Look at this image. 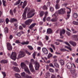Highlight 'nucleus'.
<instances>
[{"label":"nucleus","mask_w":78,"mask_h":78,"mask_svg":"<svg viewBox=\"0 0 78 78\" xmlns=\"http://www.w3.org/2000/svg\"><path fill=\"white\" fill-rule=\"evenodd\" d=\"M66 9L65 8H61L58 11L56 12L54 14L52 15V16H58V14L60 15H63L66 13Z\"/></svg>","instance_id":"f257e3e1"},{"label":"nucleus","mask_w":78,"mask_h":78,"mask_svg":"<svg viewBox=\"0 0 78 78\" xmlns=\"http://www.w3.org/2000/svg\"><path fill=\"white\" fill-rule=\"evenodd\" d=\"M20 66L22 69H24L25 71L26 72L28 73L29 75L31 74L30 73V70L28 69V68L26 64L23 62H22L20 64Z\"/></svg>","instance_id":"f03ea898"},{"label":"nucleus","mask_w":78,"mask_h":78,"mask_svg":"<svg viewBox=\"0 0 78 78\" xmlns=\"http://www.w3.org/2000/svg\"><path fill=\"white\" fill-rule=\"evenodd\" d=\"M31 63H33V64H35L36 66L35 67L36 70H39V63L37 62V61L35 62L33 59H31Z\"/></svg>","instance_id":"7ed1b4c3"},{"label":"nucleus","mask_w":78,"mask_h":78,"mask_svg":"<svg viewBox=\"0 0 78 78\" xmlns=\"http://www.w3.org/2000/svg\"><path fill=\"white\" fill-rule=\"evenodd\" d=\"M35 12V10H31L27 14V18H31L34 16V14H35V13L34 12Z\"/></svg>","instance_id":"20e7f679"},{"label":"nucleus","mask_w":78,"mask_h":78,"mask_svg":"<svg viewBox=\"0 0 78 78\" xmlns=\"http://www.w3.org/2000/svg\"><path fill=\"white\" fill-rule=\"evenodd\" d=\"M25 56V52L23 51H20L19 52L17 58V59H19L20 58H23Z\"/></svg>","instance_id":"39448f33"},{"label":"nucleus","mask_w":78,"mask_h":78,"mask_svg":"<svg viewBox=\"0 0 78 78\" xmlns=\"http://www.w3.org/2000/svg\"><path fill=\"white\" fill-rule=\"evenodd\" d=\"M10 57L11 59L15 61L16 59V53L15 52H12Z\"/></svg>","instance_id":"423d86ee"},{"label":"nucleus","mask_w":78,"mask_h":78,"mask_svg":"<svg viewBox=\"0 0 78 78\" xmlns=\"http://www.w3.org/2000/svg\"><path fill=\"white\" fill-rule=\"evenodd\" d=\"M27 11V8H26L23 15V19L24 20H26L27 19V17H26Z\"/></svg>","instance_id":"0eeeda50"},{"label":"nucleus","mask_w":78,"mask_h":78,"mask_svg":"<svg viewBox=\"0 0 78 78\" xmlns=\"http://www.w3.org/2000/svg\"><path fill=\"white\" fill-rule=\"evenodd\" d=\"M67 68L69 70H70L72 69V64L70 62H69L66 65Z\"/></svg>","instance_id":"6e6552de"},{"label":"nucleus","mask_w":78,"mask_h":78,"mask_svg":"<svg viewBox=\"0 0 78 78\" xmlns=\"http://www.w3.org/2000/svg\"><path fill=\"white\" fill-rule=\"evenodd\" d=\"M7 49L9 51L12 50V45H11V44L9 43L7 44Z\"/></svg>","instance_id":"1a4fd4ad"},{"label":"nucleus","mask_w":78,"mask_h":78,"mask_svg":"<svg viewBox=\"0 0 78 78\" xmlns=\"http://www.w3.org/2000/svg\"><path fill=\"white\" fill-rule=\"evenodd\" d=\"M42 51L44 54L45 55H47L48 54V50L45 48H42Z\"/></svg>","instance_id":"9d476101"},{"label":"nucleus","mask_w":78,"mask_h":78,"mask_svg":"<svg viewBox=\"0 0 78 78\" xmlns=\"http://www.w3.org/2000/svg\"><path fill=\"white\" fill-rule=\"evenodd\" d=\"M69 70L70 71L71 74H72L73 76H76V74H75V72H76V70L73 68H72L71 69H70Z\"/></svg>","instance_id":"9b49d317"},{"label":"nucleus","mask_w":78,"mask_h":78,"mask_svg":"<svg viewBox=\"0 0 78 78\" xmlns=\"http://www.w3.org/2000/svg\"><path fill=\"white\" fill-rule=\"evenodd\" d=\"M13 70L15 72H20V69L19 68L16 67H12Z\"/></svg>","instance_id":"f8f14e48"},{"label":"nucleus","mask_w":78,"mask_h":78,"mask_svg":"<svg viewBox=\"0 0 78 78\" xmlns=\"http://www.w3.org/2000/svg\"><path fill=\"white\" fill-rule=\"evenodd\" d=\"M32 21H33L32 20L29 19L26 21L25 22V23L27 25H30V23L32 22Z\"/></svg>","instance_id":"ddd939ff"},{"label":"nucleus","mask_w":78,"mask_h":78,"mask_svg":"<svg viewBox=\"0 0 78 78\" xmlns=\"http://www.w3.org/2000/svg\"><path fill=\"white\" fill-rule=\"evenodd\" d=\"M58 18H57V17H56L55 18L52 19L51 20V22H57V21H58Z\"/></svg>","instance_id":"4468645a"},{"label":"nucleus","mask_w":78,"mask_h":78,"mask_svg":"<svg viewBox=\"0 0 78 78\" xmlns=\"http://www.w3.org/2000/svg\"><path fill=\"white\" fill-rule=\"evenodd\" d=\"M27 2L26 1H25L23 2V5L22 6V8L23 9H24L25 8V7L27 6Z\"/></svg>","instance_id":"2eb2a0df"},{"label":"nucleus","mask_w":78,"mask_h":78,"mask_svg":"<svg viewBox=\"0 0 78 78\" xmlns=\"http://www.w3.org/2000/svg\"><path fill=\"white\" fill-rule=\"evenodd\" d=\"M10 22H12V23H13V22H17V20L15 18H11L10 19Z\"/></svg>","instance_id":"dca6fc26"},{"label":"nucleus","mask_w":78,"mask_h":78,"mask_svg":"<svg viewBox=\"0 0 78 78\" xmlns=\"http://www.w3.org/2000/svg\"><path fill=\"white\" fill-rule=\"evenodd\" d=\"M69 43H70V44L71 45H72L73 47H75L76 45V42L74 41H70L69 42Z\"/></svg>","instance_id":"f3484780"},{"label":"nucleus","mask_w":78,"mask_h":78,"mask_svg":"<svg viewBox=\"0 0 78 78\" xmlns=\"http://www.w3.org/2000/svg\"><path fill=\"white\" fill-rule=\"evenodd\" d=\"M21 44L22 45H28L29 44V41H23Z\"/></svg>","instance_id":"a211bd4d"},{"label":"nucleus","mask_w":78,"mask_h":78,"mask_svg":"<svg viewBox=\"0 0 78 78\" xmlns=\"http://www.w3.org/2000/svg\"><path fill=\"white\" fill-rule=\"evenodd\" d=\"M52 31L51 29L50 28H48L47 30V33L48 34H51V33H52Z\"/></svg>","instance_id":"6ab92c4d"},{"label":"nucleus","mask_w":78,"mask_h":78,"mask_svg":"<svg viewBox=\"0 0 78 78\" xmlns=\"http://www.w3.org/2000/svg\"><path fill=\"white\" fill-rule=\"evenodd\" d=\"M65 33H66V30L64 29L60 31V36H62V34H65Z\"/></svg>","instance_id":"aec40b11"},{"label":"nucleus","mask_w":78,"mask_h":78,"mask_svg":"<svg viewBox=\"0 0 78 78\" xmlns=\"http://www.w3.org/2000/svg\"><path fill=\"white\" fill-rule=\"evenodd\" d=\"M8 28L7 27H5V28L4 29V31L5 34H7V33H8L9 31Z\"/></svg>","instance_id":"412c9836"},{"label":"nucleus","mask_w":78,"mask_h":78,"mask_svg":"<svg viewBox=\"0 0 78 78\" xmlns=\"http://www.w3.org/2000/svg\"><path fill=\"white\" fill-rule=\"evenodd\" d=\"M36 25V23H34L32 24L29 27L30 29H32Z\"/></svg>","instance_id":"4be33fe9"},{"label":"nucleus","mask_w":78,"mask_h":78,"mask_svg":"<svg viewBox=\"0 0 78 78\" xmlns=\"http://www.w3.org/2000/svg\"><path fill=\"white\" fill-rule=\"evenodd\" d=\"M72 37L73 39H77V40H78V36L77 35H74L72 36Z\"/></svg>","instance_id":"5701e85b"},{"label":"nucleus","mask_w":78,"mask_h":78,"mask_svg":"<svg viewBox=\"0 0 78 78\" xmlns=\"http://www.w3.org/2000/svg\"><path fill=\"white\" fill-rule=\"evenodd\" d=\"M15 76L16 78H22L21 76L18 73H16L15 74Z\"/></svg>","instance_id":"b1692460"},{"label":"nucleus","mask_w":78,"mask_h":78,"mask_svg":"<svg viewBox=\"0 0 78 78\" xmlns=\"http://www.w3.org/2000/svg\"><path fill=\"white\" fill-rule=\"evenodd\" d=\"M44 15V12L43 11H41L40 13V16L41 17Z\"/></svg>","instance_id":"393cba45"},{"label":"nucleus","mask_w":78,"mask_h":78,"mask_svg":"<svg viewBox=\"0 0 78 78\" xmlns=\"http://www.w3.org/2000/svg\"><path fill=\"white\" fill-rule=\"evenodd\" d=\"M21 1V0H18L16 3L14 4V5H15V6L16 5H19Z\"/></svg>","instance_id":"a878e982"},{"label":"nucleus","mask_w":78,"mask_h":78,"mask_svg":"<svg viewBox=\"0 0 78 78\" xmlns=\"http://www.w3.org/2000/svg\"><path fill=\"white\" fill-rule=\"evenodd\" d=\"M0 62L1 63L5 64V63H7L8 61L6 60H2Z\"/></svg>","instance_id":"bb28decb"},{"label":"nucleus","mask_w":78,"mask_h":78,"mask_svg":"<svg viewBox=\"0 0 78 78\" xmlns=\"http://www.w3.org/2000/svg\"><path fill=\"white\" fill-rule=\"evenodd\" d=\"M73 16L74 18H75L76 19L77 17H78V14H76V13H74L73 14Z\"/></svg>","instance_id":"cd10ccee"},{"label":"nucleus","mask_w":78,"mask_h":78,"mask_svg":"<svg viewBox=\"0 0 78 78\" xmlns=\"http://www.w3.org/2000/svg\"><path fill=\"white\" fill-rule=\"evenodd\" d=\"M53 56V55L51 53H49L48 55V59H50V58H51Z\"/></svg>","instance_id":"c85d7f7f"},{"label":"nucleus","mask_w":78,"mask_h":78,"mask_svg":"<svg viewBox=\"0 0 78 78\" xmlns=\"http://www.w3.org/2000/svg\"><path fill=\"white\" fill-rule=\"evenodd\" d=\"M60 8V5L59 4H56L55 8L56 9H58Z\"/></svg>","instance_id":"c756f323"},{"label":"nucleus","mask_w":78,"mask_h":78,"mask_svg":"<svg viewBox=\"0 0 78 78\" xmlns=\"http://www.w3.org/2000/svg\"><path fill=\"white\" fill-rule=\"evenodd\" d=\"M54 65L56 68H59V65H58V64L56 63H54Z\"/></svg>","instance_id":"7c9ffc66"},{"label":"nucleus","mask_w":78,"mask_h":78,"mask_svg":"<svg viewBox=\"0 0 78 78\" xmlns=\"http://www.w3.org/2000/svg\"><path fill=\"white\" fill-rule=\"evenodd\" d=\"M46 76L47 77H50V73L48 72H47L46 73Z\"/></svg>","instance_id":"2f4dec72"},{"label":"nucleus","mask_w":78,"mask_h":78,"mask_svg":"<svg viewBox=\"0 0 78 78\" xmlns=\"http://www.w3.org/2000/svg\"><path fill=\"white\" fill-rule=\"evenodd\" d=\"M27 47L28 48H29V49H30V50H33V48L32 46H31L28 45L27 46Z\"/></svg>","instance_id":"473e14b6"},{"label":"nucleus","mask_w":78,"mask_h":78,"mask_svg":"<svg viewBox=\"0 0 78 78\" xmlns=\"http://www.w3.org/2000/svg\"><path fill=\"white\" fill-rule=\"evenodd\" d=\"M60 62L62 66V65H64V60H60Z\"/></svg>","instance_id":"72a5a7b5"},{"label":"nucleus","mask_w":78,"mask_h":78,"mask_svg":"<svg viewBox=\"0 0 78 78\" xmlns=\"http://www.w3.org/2000/svg\"><path fill=\"white\" fill-rule=\"evenodd\" d=\"M49 71L50 72H51L52 73H54V72H55L54 69L51 68H49Z\"/></svg>","instance_id":"f704fd0d"},{"label":"nucleus","mask_w":78,"mask_h":78,"mask_svg":"<svg viewBox=\"0 0 78 78\" xmlns=\"http://www.w3.org/2000/svg\"><path fill=\"white\" fill-rule=\"evenodd\" d=\"M22 76L24 77V78L26 77V75H25V72H23L21 73Z\"/></svg>","instance_id":"c9c22d12"},{"label":"nucleus","mask_w":78,"mask_h":78,"mask_svg":"<svg viewBox=\"0 0 78 78\" xmlns=\"http://www.w3.org/2000/svg\"><path fill=\"white\" fill-rule=\"evenodd\" d=\"M38 45H41V47H43V44L41 41H39L38 43Z\"/></svg>","instance_id":"e433bc0d"},{"label":"nucleus","mask_w":78,"mask_h":78,"mask_svg":"<svg viewBox=\"0 0 78 78\" xmlns=\"http://www.w3.org/2000/svg\"><path fill=\"white\" fill-rule=\"evenodd\" d=\"M2 3L4 6H6V1H4V0H2Z\"/></svg>","instance_id":"4c0bfd02"},{"label":"nucleus","mask_w":78,"mask_h":78,"mask_svg":"<svg viewBox=\"0 0 78 78\" xmlns=\"http://www.w3.org/2000/svg\"><path fill=\"white\" fill-rule=\"evenodd\" d=\"M33 65L32 63H30L29 64V68L30 69H31L32 68H33Z\"/></svg>","instance_id":"58836bf2"},{"label":"nucleus","mask_w":78,"mask_h":78,"mask_svg":"<svg viewBox=\"0 0 78 78\" xmlns=\"http://www.w3.org/2000/svg\"><path fill=\"white\" fill-rule=\"evenodd\" d=\"M66 33L67 34L68 36H70L71 35V34L70 32H68V31H66Z\"/></svg>","instance_id":"ea45409f"},{"label":"nucleus","mask_w":78,"mask_h":78,"mask_svg":"<svg viewBox=\"0 0 78 78\" xmlns=\"http://www.w3.org/2000/svg\"><path fill=\"white\" fill-rule=\"evenodd\" d=\"M2 75H3V78H5V77H6V73H5V72H2Z\"/></svg>","instance_id":"a19ab883"},{"label":"nucleus","mask_w":78,"mask_h":78,"mask_svg":"<svg viewBox=\"0 0 78 78\" xmlns=\"http://www.w3.org/2000/svg\"><path fill=\"white\" fill-rule=\"evenodd\" d=\"M5 22H6V23L8 24L9 22V19L8 18H6L5 19Z\"/></svg>","instance_id":"79ce46f5"},{"label":"nucleus","mask_w":78,"mask_h":78,"mask_svg":"<svg viewBox=\"0 0 78 78\" xmlns=\"http://www.w3.org/2000/svg\"><path fill=\"white\" fill-rule=\"evenodd\" d=\"M32 56H33V58H34V59H35L36 58V57H35V56H36V52H34L33 53Z\"/></svg>","instance_id":"37998d69"},{"label":"nucleus","mask_w":78,"mask_h":78,"mask_svg":"<svg viewBox=\"0 0 78 78\" xmlns=\"http://www.w3.org/2000/svg\"><path fill=\"white\" fill-rule=\"evenodd\" d=\"M50 9L51 11V12H53V11H54V9H53V8L52 7H50Z\"/></svg>","instance_id":"c03bdc74"},{"label":"nucleus","mask_w":78,"mask_h":78,"mask_svg":"<svg viewBox=\"0 0 78 78\" xmlns=\"http://www.w3.org/2000/svg\"><path fill=\"white\" fill-rule=\"evenodd\" d=\"M73 24H74V25H78V22H77L76 21H73Z\"/></svg>","instance_id":"a18cd8bd"},{"label":"nucleus","mask_w":78,"mask_h":78,"mask_svg":"<svg viewBox=\"0 0 78 78\" xmlns=\"http://www.w3.org/2000/svg\"><path fill=\"white\" fill-rule=\"evenodd\" d=\"M61 51H69L68 50H67L66 49H65L64 48H61L60 49Z\"/></svg>","instance_id":"49530a36"},{"label":"nucleus","mask_w":78,"mask_h":78,"mask_svg":"<svg viewBox=\"0 0 78 78\" xmlns=\"http://www.w3.org/2000/svg\"><path fill=\"white\" fill-rule=\"evenodd\" d=\"M43 9H45V10H47V7L45 6V5H44L42 8Z\"/></svg>","instance_id":"de8ad7c7"},{"label":"nucleus","mask_w":78,"mask_h":78,"mask_svg":"<svg viewBox=\"0 0 78 78\" xmlns=\"http://www.w3.org/2000/svg\"><path fill=\"white\" fill-rule=\"evenodd\" d=\"M46 18H47V17H45L44 16V17L43 18V21L44 22H45V21L46 20Z\"/></svg>","instance_id":"09e8293b"},{"label":"nucleus","mask_w":78,"mask_h":78,"mask_svg":"<svg viewBox=\"0 0 78 78\" xmlns=\"http://www.w3.org/2000/svg\"><path fill=\"white\" fill-rule=\"evenodd\" d=\"M67 18H66V20H67L68 19H69V18L70 17V14H67Z\"/></svg>","instance_id":"8fccbe9b"},{"label":"nucleus","mask_w":78,"mask_h":78,"mask_svg":"<svg viewBox=\"0 0 78 78\" xmlns=\"http://www.w3.org/2000/svg\"><path fill=\"white\" fill-rule=\"evenodd\" d=\"M26 78H32L31 77V76H28V75H26Z\"/></svg>","instance_id":"3c124183"},{"label":"nucleus","mask_w":78,"mask_h":78,"mask_svg":"<svg viewBox=\"0 0 78 78\" xmlns=\"http://www.w3.org/2000/svg\"><path fill=\"white\" fill-rule=\"evenodd\" d=\"M15 42L16 44H20V42L19 40H16Z\"/></svg>","instance_id":"603ef678"},{"label":"nucleus","mask_w":78,"mask_h":78,"mask_svg":"<svg viewBox=\"0 0 78 78\" xmlns=\"http://www.w3.org/2000/svg\"><path fill=\"white\" fill-rule=\"evenodd\" d=\"M49 66L50 67H53V68H54V67H54V66H53V64L52 63H50L49 65Z\"/></svg>","instance_id":"864d4df0"},{"label":"nucleus","mask_w":78,"mask_h":78,"mask_svg":"<svg viewBox=\"0 0 78 78\" xmlns=\"http://www.w3.org/2000/svg\"><path fill=\"white\" fill-rule=\"evenodd\" d=\"M10 14H11V15H13V12H12V10H10Z\"/></svg>","instance_id":"5fc2aeb1"},{"label":"nucleus","mask_w":78,"mask_h":78,"mask_svg":"<svg viewBox=\"0 0 78 78\" xmlns=\"http://www.w3.org/2000/svg\"><path fill=\"white\" fill-rule=\"evenodd\" d=\"M65 44L67 45H68V46H69V47H70V45L69 43L65 42Z\"/></svg>","instance_id":"6e6d98bb"},{"label":"nucleus","mask_w":78,"mask_h":78,"mask_svg":"<svg viewBox=\"0 0 78 78\" xmlns=\"http://www.w3.org/2000/svg\"><path fill=\"white\" fill-rule=\"evenodd\" d=\"M21 25L23 27V28H26V24L22 23L21 24Z\"/></svg>","instance_id":"4d7b16f0"},{"label":"nucleus","mask_w":78,"mask_h":78,"mask_svg":"<svg viewBox=\"0 0 78 78\" xmlns=\"http://www.w3.org/2000/svg\"><path fill=\"white\" fill-rule=\"evenodd\" d=\"M51 47H52L54 49V50H55L56 48H55V45H54L51 44Z\"/></svg>","instance_id":"13d9d810"},{"label":"nucleus","mask_w":78,"mask_h":78,"mask_svg":"<svg viewBox=\"0 0 78 78\" xmlns=\"http://www.w3.org/2000/svg\"><path fill=\"white\" fill-rule=\"evenodd\" d=\"M30 70L32 72H34V69H33V68H32L31 69H30Z\"/></svg>","instance_id":"bf43d9fd"},{"label":"nucleus","mask_w":78,"mask_h":78,"mask_svg":"<svg viewBox=\"0 0 78 78\" xmlns=\"http://www.w3.org/2000/svg\"><path fill=\"white\" fill-rule=\"evenodd\" d=\"M21 33H20V32H19L18 33H17V35L19 37H20V36H21Z\"/></svg>","instance_id":"052dcab7"},{"label":"nucleus","mask_w":78,"mask_h":78,"mask_svg":"<svg viewBox=\"0 0 78 78\" xmlns=\"http://www.w3.org/2000/svg\"><path fill=\"white\" fill-rule=\"evenodd\" d=\"M26 53L27 54V55H30L31 53H30V52H28L27 51H26Z\"/></svg>","instance_id":"680f3d73"},{"label":"nucleus","mask_w":78,"mask_h":78,"mask_svg":"<svg viewBox=\"0 0 78 78\" xmlns=\"http://www.w3.org/2000/svg\"><path fill=\"white\" fill-rule=\"evenodd\" d=\"M50 19H51L50 17H48L47 18L46 20H47V21H50Z\"/></svg>","instance_id":"e2e57ef3"},{"label":"nucleus","mask_w":78,"mask_h":78,"mask_svg":"<svg viewBox=\"0 0 78 78\" xmlns=\"http://www.w3.org/2000/svg\"><path fill=\"white\" fill-rule=\"evenodd\" d=\"M3 22H4V20L2 19H0V23H3Z\"/></svg>","instance_id":"0e129e2a"},{"label":"nucleus","mask_w":78,"mask_h":78,"mask_svg":"<svg viewBox=\"0 0 78 78\" xmlns=\"http://www.w3.org/2000/svg\"><path fill=\"white\" fill-rule=\"evenodd\" d=\"M47 14H48V12H46L45 13L44 17H47Z\"/></svg>","instance_id":"69168bd1"},{"label":"nucleus","mask_w":78,"mask_h":78,"mask_svg":"<svg viewBox=\"0 0 78 78\" xmlns=\"http://www.w3.org/2000/svg\"><path fill=\"white\" fill-rule=\"evenodd\" d=\"M19 28L20 30H23V27H22L21 26H20Z\"/></svg>","instance_id":"338daca9"},{"label":"nucleus","mask_w":78,"mask_h":78,"mask_svg":"<svg viewBox=\"0 0 78 78\" xmlns=\"http://www.w3.org/2000/svg\"><path fill=\"white\" fill-rule=\"evenodd\" d=\"M16 8H15V9L13 10V12L15 13L16 12Z\"/></svg>","instance_id":"774afa93"}]
</instances>
